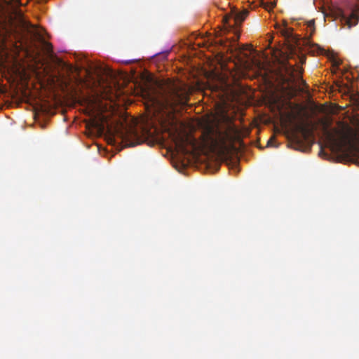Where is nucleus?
I'll return each mask as SVG.
<instances>
[{"instance_id": "39448f33", "label": "nucleus", "mask_w": 359, "mask_h": 359, "mask_svg": "<svg viewBox=\"0 0 359 359\" xmlns=\"http://www.w3.org/2000/svg\"><path fill=\"white\" fill-rule=\"evenodd\" d=\"M126 144L130 147H134L143 142V137L140 135L139 131L135 128H129L123 137Z\"/></svg>"}, {"instance_id": "20e7f679", "label": "nucleus", "mask_w": 359, "mask_h": 359, "mask_svg": "<svg viewBox=\"0 0 359 359\" xmlns=\"http://www.w3.org/2000/svg\"><path fill=\"white\" fill-rule=\"evenodd\" d=\"M248 14L249 11L246 8L239 11L237 8H233L231 10V12L224 18L223 20L225 23L229 24V20L233 19L234 22L233 25L240 26Z\"/></svg>"}, {"instance_id": "f3484780", "label": "nucleus", "mask_w": 359, "mask_h": 359, "mask_svg": "<svg viewBox=\"0 0 359 359\" xmlns=\"http://www.w3.org/2000/svg\"><path fill=\"white\" fill-rule=\"evenodd\" d=\"M322 153H323V150H320L319 154L320 155Z\"/></svg>"}, {"instance_id": "423d86ee", "label": "nucleus", "mask_w": 359, "mask_h": 359, "mask_svg": "<svg viewBox=\"0 0 359 359\" xmlns=\"http://www.w3.org/2000/svg\"><path fill=\"white\" fill-rule=\"evenodd\" d=\"M276 5V3L275 1H265L264 0H262V6L267 11H271Z\"/></svg>"}, {"instance_id": "f8f14e48", "label": "nucleus", "mask_w": 359, "mask_h": 359, "mask_svg": "<svg viewBox=\"0 0 359 359\" xmlns=\"http://www.w3.org/2000/svg\"><path fill=\"white\" fill-rule=\"evenodd\" d=\"M328 136H329V137H330L331 140H335L334 139V137H333L331 134L328 133Z\"/></svg>"}, {"instance_id": "9d476101", "label": "nucleus", "mask_w": 359, "mask_h": 359, "mask_svg": "<svg viewBox=\"0 0 359 359\" xmlns=\"http://www.w3.org/2000/svg\"><path fill=\"white\" fill-rule=\"evenodd\" d=\"M97 128L100 132H103L104 130V126L102 123H97Z\"/></svg>"}, {"instance_id": "f03ea898", "label": "nucleus", "mask_w": 359, "mask_h": 359, "mask_svg": "<svg viewBox=\"0 0 359 359\" xmlns=\"http://www.w3.org/2000/svg\"><path fill=\"white\" fill-rule=\"evenodd\" d=\"M276 28L284 38L289 53L292 55H299L302 46L301 40L294 34L293 29L288 27L286 22L283 25H277Z\"/></svg>"}, {"instance_id": "4468645a", "label": "nucleus", "mask_w": 359, "mask_h": 359, "mask_svg": "<svg viewBox=\"0 0 359 359\" xmlns=\"http://www.w3.org/2000/svg\"><path fill=\"white\" fill-rule=\"evenodd\" d=\"M291 68H292V70H291L290 74H293V72H294V67H292Z\"/></svg>"}, {"instance_id": "2eb2a0df", "label": "nucleus", "mask_w": 359, "mask_h": 359, "mask_svg": "<svg viewBox=\"0 0 359 359\" xmlns=\"http://www.w3.org/2000/svg\"><path fill=\"white\" fill-rule=\"evenodd\" d=\"M271 140H269L268 141V144H269L271 143Z\"/></svg>"}, {"instance_id": "0eeeda50", "label": "nucleus", "mask_w": 359, "mask_h": 359, "mask_svg": "<svg viewBox=\"0 0 359 359\" xmlns=\"http://www.w3.org/2000/svg\"><path fill=\"white\" fill-rule=\"evenodd\" d=\"M357 18H358L357 14H355L353 12H352L351 13V18L347 19V24H348L349 27H351L352 26L355 25V23H353L352 22V20L353 19L357 20Z\"/></svg>"}, {"instance_id": "7ed1b4c3", "label": "nucleus", "mask_w": 359, "mask_h": 359, "mask_svg": "<svg viewBox=\"0 0 359 359\" xmlns=\"http://www.w3.org/2000/svg\"><path fill=\"white\" fill-rule=\"evenodd\" d=\"M174 141L176 147L184 154L189 152L188 147L193 151H196L198 149L197 140L189 135L177 134L175 137Z\"/></svg>"}, {"instance_id": "1a4fd4ad", "label": "nucleus", "mask_w": 359, "mask_h": 359, "mask_svg": "<svg viewBox=\"0 0 359 359\" xmlns=\"http://www.w3.org/2000/svg\"><path fill=\"white\" fill-rule=\"evenodd\" d=\"M308 27H309L311 29L312 32L314 31V21L313 20H311L308 22Z\"/></svg>"}, {"instance_id": "dca6fc26", "label": "nucleus", "mask_w": 359, "mask_h": 359, "mask_svg": "<svg viewBox=\"0 0 359 359\" xmlns=\"http://www.w3.org/2000/svg\"><path fill=\"white\" fill-rule=\"evenodd\" d=\"M344 140H346V139H347L346 135H344Z\"/></svg>"}, {"instance_id": "6e6552de", "label": "nucleus", "mask_w": 359, "mask_h": 359, "mask_svg": "<svg viewBox=\"0 0 359 359\" xmlns=\"http://www.w3.org/2000/svg\"><path fill=\"white\" fill-rule=\"evenodd\" d=\"M296 129H297V131H299V132H301V133H302L304 134H306V127L303 124H302V123L297 124L296 126Z\"/></svg>"}, {"instance_id": "ddd939ff", "label": "nucleus", "mask_w": 359, "mask_h": 359, "mask_svg": "<svg viewBox=\"0 0 359 359\" xmlns=\"http://www.w3.org/2000/svg\"><path fill=\"white\" fill-rule=\"evenodd\" d=\"M48 50H50H50H51V49H52V46H51V44L48 43Z\"/></svg>"}, {"instance_id": "9b49d317", "label": "nucleus", "mask_w": 359, "mask_h": 359, "mask_svg": "<svg viewBox=\"0 0 359 359\" xmlns=\"http://www.w3.org/2000/svg\"><path fill=\"white\" fill-rule=\"evenodd\" d=\"M314 48L315 49H313V50H310V51H315V50H320L319 46H317V45H313V46H310V48Z\"/></svg>"}, {"instance_id": "f257e3e1", "label": "nucleus", "mask_w": 359, "mask_h": 359, "mask_svg": "<svg viewBox=\"0 0 359 359\" xmlns=\"http://www.w3.org/2000/svg\"><path fill=\"white\" fill-rule=\"evenodd\" d=\"M189 99L188 86L181 82L168 81L159 86L152 97L154 104L160 109L175 111L177 106H185Z\"/></svg>"}]
</instances>
